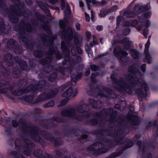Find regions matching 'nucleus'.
<instances>
[{
  "instance_id": "nucleus-1",
  "label": "nucleus",
  "mask_w": 158,
  "mask_h": 158,
  "mask_svg": "<svg viewBox=\"0 0 158 158\" xmlns=\"http://www.w3.org/2000/svg\"><path fill=\"white\" fill-rule=\"evenodd\" d=\"M126 80L132 85L137 84L140 83L142 84L141 89H137L135 93L138 95L139 99L142 101V99L146 98L147 91L148 90V86L145 81L142 79H138L136 76L132 74L127 75L126 77Z\"/></svg>"
},
{
  "instance_id": "nucleus-2",
  "label": "nucleus",
  "mask_w": 158,
  "mask_h": 158,
  "mask_svg": "<svg viewBox=\"0 0 158 158\" xmlns=\"http://www.w3.org/2000/svg\"><path fill=\"white\" fill-rule=\"evenodd\" d=\"M112 91V90L103 87L102 89L100 90L98 88L93 89L91 87H90V89L87 92V94L90 96H94L99 98L102 96L106 97L108 96L110 93Z\"/></svg>"
},
{
  "instance_id": "nucleus-3",
  "label": "nucleus",
  "mask_w": 158,
  "mask_h": 158,
  "mask_svg": "<svg viewBox=\"0 0 158 158\" xmlns=\"http://www.w3.org/2000/svg\"><path fill=\"white\" fill-rule=\"evenodd\" d=\"M87 150L91 153L96 155H99L106 152L104 145L100 143H95L89 147Z\"/></svg>"
},
{
  "instance_id": "nucleus-4",
  "label": "nucleus",
  "mask_w": 158,
  "mask_h": 158,
  "mask_svg": "<svg viewBox=\"0 0 158 158\" xmlns=\"http://www.w3.org/2000/svg\"><path fill=\"white\" fill-rule=\"evenodd\" d=\"M107 134L109 135L116 138L115 142L116 144H120L122 143L123 141V131L122 130L118 131H115L113 128L108 132Z\"/></svg>"
},
{
  "instance_id": "nucleus-5",
  "label": "nucleus",
  "mask_w": 158,
  "mask_h": 158,
  "mask_svg": "<svg viewBox=\"0 0 158 158\" xmlns=\"http://www.w3.org/2000/svg\"><path fill=\"white\" fill-rule=\"evenodd\" d=\"M61 115L64 117H71L78 120H82L81 117L77 115L74 108H69L64 110L61 112Z\"/></svg>"
},
{
  "instance_id": "nucleus-6",
  "label": "nucleus",
  "mask_w": 158,
  "mask_h": 158,
  "mask_svg": "<svg viewBox=\"0 0 158 158\" xmlns=\"http://www.w3.org/2000/svg\"><path fill=\"white\" fill-rule=\"evenodd\" d=\"M54 40L53 36L52 35L48 37L46 36L42 39V41L44 45H46V44H50L49 52L50 53L52 54L53 53H54L56 55V57L58 58L59 53L57 49L56 48L53 49V44H52V42Z\"/></svg>"
},
{
  "instance_id": "nucleus-7",
  "label": "nucleus",
  "mask_w": 158,
  "mask_h": 158,
  "mask_svg": "<svg viewBox=\"0 0 158 158\" xmlns=\"http://www.w3.org/2000/svg\"><path fill=\"white\" fill-rule=\"evenodd\" d=\"M13 88V85H10L9 82L5 80L0 81V92L5 93L8 90H12Z\"/></svg>"
},
{
  "instance_id": "nucleus-8",
  "label": "nucleus",
  "mask_w": 158,
  "mask_h": 158,
  "mask_svg": "<svg viewBox=\"0 0 158 158\" xmlns=\"http://www.w3.org/2000/svg\"><path fill=\"white\" fill-rule=\"evenodd\" d=\"M117 83L119 86V88L117 89V90L119 91L124 90L129 94L132 93V91L131 88L127 84H126L123 80H120L118 81Z\"/></svg>"
},
{
  "instance_id": "nucleus-9",
  "label": "nucleus",
  "mask_w": 158,
  "mask_h": 158,
  "mask_svg": "<svg viewBox=\"0 0 158 158\" xmlns=\"http://www.w3.org/2000/svg\"><path fill=\"white\" fill-rule=\"evenodd\" d=\"M33 87L32 85H30L26 87L25 89H17L11 92L12 94L17 96H20L25 93H28L32 91V88Z\"/></svg>"
},
{
  "instance_id": "nucleus-10",
  "label": "nucleus",
  "mask_w": 158,
  "mask_h": 158,
  "mask_svg": "<svg viewBox=\"0 0 158 158\" xmlns=\"http://www.w3.org/2000/svg\"><path fill=\"white\" fill-rule=\"evenodd\" d=\"M56 94L54 91H52L49 94H47L46 93H44L41 94L38 98L37 102H40L43 101L46 99H49L54 97Z\"/></svg>"
},
{
  "instance_id": "nucleus-11",
  "label": "nucleus",
  "mask_w": 158,
  "mask_h": 158,
  "mask_svg": "<svg viewBox=\"0 0 158 158\" xmlns=\"http://www.w3.org/2000/svg\"><path fill=\"white\" fill-rule=\"evenodd\" d=\"M78 91L77 89L74 90L72 87L68 88L66 91L62 94V96L67 98L71 96H75L77 93Z\"/></svg>"
},
{
  "instance_id": "nucleus-12",
  "label": "nucleus",
  "mask_w": 158,
  "mask_h": 158,
  "mask_svg": "<svg viewBox=\"0 0 158 158\" xmlns=\"http://www.w3.org/2000/svg\"><path fill=\"white\" fill-rule=\"evenodd\" d=\"M88 102L91 104L92 107L95 109H99L102 106V103L99 100L96 101L93 99L89 98L88 99Z\"/></svg>"
},
{
  "instance_id": "nucleus-13",
  "label": "nucleus",
  "mask_w": 158,
  "mask_h": 158,
  "mask_svg": "<svg viewBox=\"0 0 158 158\" xmlns=\"http://www.w3.org/2000/svg\"><path fill=\"white\" fill-rule=\"evenodd\" d=\"M89 109V106L82 102L79 105L77 108V111L80 113H83L87 111Z\"/></svg>"
},
{
  "instance_id": "nucleus-14",
  "label": "nucleus",
  "mask_w": 158,
  "mask_h": 158,
  "mask_svg": "<svg viewBox=\"0 0 158 158\" xmlns=\"http://www.w3.org/2000/svg\"><path fill=\"white\" fill-rule=\"evenodd\" d=\"M38 132V129L35 128L32 129L30 133L32 138L36 141H39L40 139V136L37 134Z\"/></svg>"
},
{
  "instance_id": "nucleus-15",
  "label": "nucleus",
  "mask_w": 158,
  "mask_h": 158,
  "mask_svg": "<svg viewBox=\"0 0 158 158\" xmlns=\"http://www.w3.org/2000/svg\"><path fill=\"white\" fill-rule=\"evenodd\" d=\"M15 60L19 63L22 70H24L27 68V63L24 60H20V58H19V56L15 57Z\"/></svg>"
},
{
  "instance_id": "nucleus-16",
  "label": "nucleus",
  "mask_w": 158,
  "mask_h": 158,
  "mask_svg": "<svg viewBox=\"0 0 158 158\" xmlns=\"http://www.w3.org/2000/svg\"><path fill=\"white\" fill-rule=\"evenodd\" d=\"M45 85V82L44 80L40 81L39 82L38 85L35 89H34V86L32 85L33 86V87L32 88V91H33L35 92L36 91H40L41 90V89L44 87Z\"/></svg>"
},
{
  "instance_id": "nucleus-17",
  "label": "nucleus",
  "mask_w": 158,
  "mask_h": 158,
  "mask_svg": "<svg viewBox=\"0 0 158 158\" xmlns=\"http://www.w3.org/2000/svg\"><path fill=\"white\" fill-rule=\"evenodd\" d=\"M119 43L120 44H124V48L126 49L129 48L131 42L129 41L127 38H125L120 40Z\"/></svg>"
},
{
  "instance_id": "nucleus-18",
  "label": "nucleus",
  "mask_w": 158,
  "mask_h": 158,
  "mask_svg": "<svg viewBox=\"0 0 158 158\" xmlns=\"http://www.w3.org/2000/svg\"><path fill=\"white\" fill-rule=\"evenodd\" d=\"M4 60L8 64V66L12 64L13 59L12 56L10 53H6L4 56Z\"/></svg>"
},
{
  "instance_id": "nucleus-19",
  "label": "nucleus",
  "mask_w": 158,
  "mask_h": 158,
  "mask_svg": "<svg viewBox=\"0 0 158 158\" xmlns=\"http://www.w3.org/2000/svg\"><path fill=\"white\" fill-rule=\"evenodd\" d=\"M150 45V42L149 38L148 40L145 45V48L144 50V53L146 56V57L147 59L148 60V62H149V60L150 59V57L148 52V48H149ZM148 63H150V62H148Z\"/></svg>"
},
{
  "instance_id": "nucleus-20",
  "label": "nucleus",
  "mask_w": 158,
  "mask_h": 158,
  "mask_svg": "<svg viewBox=\"0 0 158 158\" xmlns=\"http://www.w3.org/2000/svg\"><path fill=\"white\" fill-rule=\"evenodd\" d=\"M114 52L115 54H121L124 56H127L128 54L125 51L124 49L122 50L119 47H117L114 50Z\"/></svg>"
},
{
  "instance_id": "nucleus-21",
  "label": "nucleus",
  "mask_w": 158,
  "mask_h": 158,
  "mask_svg": "<svg viewBox=\"0 0 158 158\" xmlns=\"http://www.w3.org/2000/svg\"><path fill=\"white\" fill-rule=\"evenodd\" d=\"M41 134L45 139L50 140L51 141L54 140V138H52L51 134H49L47 132L42 131L41 132Z\"/></svg>"
},
{
  "instance_id": "nucleus-22",
  "label": "nucleus",
  "mask_w": 158,
  "mask_h": 158,
  "mask_svg": "<svg viewBox=\"0 0 158 158\" xmlns=\"http://www.w3.org/2000/svg\"><path fill=\"white\" fill-rule=\"evenodd\" d=\"M130 120L132 122L131 123L134 125H138L140 123L139 118L136 116H132Z\"/></svg>"
},
{
  "instance_id": "nucleus-23",
  "label": "nucleus",
  "mask_w": 158,
  "mask_h": 158,
  "mask_svg": "<svg viewBox=\"0 0 158 158\" xmlns=\"http://www.w3.org/2000/svg\"><path fill=\"white\" fill-rule=\"evenodd\" d=\"M138 65L136 64H134L130 66L128 68V71L132 73H135L137 70Z\"/></svg>"
},
{
  "instance_id": "nucleus-24",
  "label": "nucleus",
  "mask_w": 158,
  "mask_h": 158,
  "mask_svg": "<svg viewBox=\"0 0 158 158\" xmlns=\"http://www.w3.org/2000/svg\"><path fill=\"white\" fill-rule=\"evenodd\" d=\"M52 59L51 57H47L45 59H41L39 60V62L43 65H45L46 64H48L51 62Z\"/></svg>"
},
{
  "instance_id": "nucleus-25",
  "label": "nucleus",
  "mask_w": 158,
  "mask_h": 158,
  "mask_svg": "<svg viewBox=\"0 0 158 158\" xmlns=\"http://www.w3.org/2000/svg\"><path fill=\"white\" fill-rule=\"evenodd\" d=\"M130 53L134 59L137 58L139 57L138 52L134 49H131L130 50Z\"/></svg>"
},
{
  "instance_id": "nucleus-26",
  "label": "nucleus",
  "mask_w": 158,
  "mask_h": 158,
  "mask_svg": "<svg viewBox=\"0 0 158 158\" xmlns=\"http://www.w3.org/2000/svg\"><path fill=\"white\" fill-rule=\"evenodd\" d=\"M19 41L20 42H22L24 44L27 45L28 44V40L27 38L24 36H19Z\"/></svg>"
},
{
  "instance_id": "nucleus-27",
  "label": "nucleus",
  "mask_w": 158,
  "mask_h": 158,
  "mask_svg": "<svg viewBox=\"0 0 158 158\" xmlns=\"http://www.w3.org/2000/svg\"><path fill=\"white\" fill-rule=\"evenodd\" d=\"M9 17L10 21L12 23H15L18 21V19L17 15H13V16L9 15Z\"/></svg>"
},
{
  "instance_id": "nucleus-28",
  "label": "nucleus",
  "mask_w": 158,
  "mask_h": 158,
  "mask_svg": "<svg viewBox=\"0 0 158 158\" xmlns=\"http://www.w3.org/2000/svg\"><path fill=\"white\" fill-rule=\"evenodd\" d=\"M6 32L5 26L3 21L0 23V35L2 33Z\"/></svg>"
},
{
  "instance_id": "nucleus-29",
  "label": "nucleus",
  "mask_w": 158,
  "mask_h": 158,
  "mask_svg": "<svg viewBox=\"0 0 158 158\" xmlns=\"http://www.w3.org/2000/svg\"><path fill=\"white\" fill-rule=\"evenodd\" d=\"M85 50L87 52L89 56L90 57H93L92 51L90 48L89 47V45L87 44L85 45Z\"/></svg>"
},
{
  "instance_id": "nucleus-30",
  "label": "nucleus",
  "mask_w": 158,
  "mask_h": 158,
  "mask_svg": "<svg viewBox=\"0 0 158 158\" xmlns=\"http://www.w3.org/2000/svg\"><path fill=\"white\" fill-rule=\"evenodd\" d=\"M107 111L109 112L110 113H112L111 115V118H115L117 115V112L116 111H113V110L112 108H110L109 109L107 110Z\"/></svg>"
},
{
  "instance_id": "nucleus-31",
  "label": "nucleus",
  "mask_w": 158,
  "mask_h": 158,
  "mask_svg": "<svg viewBox=\"0 0 158 158\" xmlns=\"http://www.w3.org/2000/svg\"><path fill=\"white\" fill-rule=\"evenodd\" d=\"M82 75V73H80L77 76H76L74 77L72 76V80L74 82H76L78 79H80Z\"/></svg>"
},
{
  "instance_id": "nucleus-32",
  "label": "nucleus",
  "mask_w": 158,
  "mask_h": 158,
  "mask_svg": "<svg viewBox=\"0 0 158 158\" xmlns=\"http://www.w3.org/2000/svg\"><path fill=\"white\" fill-rule=\"evenodd\" d=\"M67 33L69 34V40H71L73 38V31L72 28L70 27H68L67 28Z\"/></svg>"
},
{
  "instance_id": "nucleus-33",
  "label": "nucleus",
  "mask_w": 158,
  "mask_h": 158,
  "mask_svg": "<svg viewBox=\"0 0 158 158\" xmlns=\"http://www.w3.org/2000/svg\"><path fill=\"white\" fill-rule=\"evenodd\" d=\"M23 28L24 30H27L28 32H31V27L30 25L29 24H24L23 25Z\"/></svg>"
},
{
  "instance_id": "nucleus-34",
  "label": "nucleus",
  "mask_w": 158,
  "mask_h": 158,
  "mask_svg": "<svg viewBox=\"0 0 158 158\" xmlns=\"http://www.w3.org/2000/svg\"><path fill=\"white\" fill-rule=\"evenodd\" d=\"M15 43V41L13 39H11L8 41L7 43V45L10 48H12L14 46Z\"/></svg>"
},
{
  "instance_id": "nucleus-35",
  "label": "nucleus",
  "mask_w": 158,
  "mask_h": 158,
  "mask_svg": "<svg viewBox=\"0 0 158 158\" xmlns=\"http://www.w3.org/2000/svg\"><path fill=\"white\" fill-rule=\"evenodd\" d=\"M34 55L36 57L40 58L42 56V52L39 50H36L34 52Z\"/></svg>"
},
{
  "instance_id": "nucleus-36",
  "label": "nucleus",
  "mask_w": 158,
  "mask_h": 158,
  "mask_svg": "<svg viewBox=\"0 0 158 158\" xmlns=\"http://www.w3.org/2000/svg\"><path fill=\"white\" fill-rule=\"evenodd\" d=\"M98 75V73H92L91 75V81L94 83H95L97 82L95 78V77Z\"/></svg>"
},
{
  "instance_id": "nucleus-37",
  "label": "nucleus",
  "mask_w": 158,
  "mask_h": 158,
  "mask_svg": "<svg viewBox=\"0 0 158 158\" xmlns=\"http://www.w3.org/2000/svg\"><path fill=\"white\" fill-rule=\"evenodd\" d=\"M14 51L16 54H20L22 52V48L20 46H17L15 48Z\"/></svg>"
},
{
  "instance_id": "nucleus-38",
  "label": "nucleus",
  "mask_w": 158,
  "mask_h": 158,
  "mask_svg": "<svg viewBox=\"0 0 158 158\" xmlns=\"http://www.w3.org/2000/svg\"><path fill=\"white\" fill-rule=\"evenodd\" d=\"M61 48L62 49H63V52H64L65 51L66 52L67 55H68L69 51L68 49H66L65 48V43L64 42H62L61 43Z\"/></svg>"
},
{
  "instance_id": "nucleus-39",
  "label": "nucleus",
  "mask_w": 158,
  "mask_h": 158,
  "mask_svg": "<svg viewBox=\"0 0 158 158\" xmlns=\"http://www.w3.org/2000/svg\"><path fill=\"white\" fill-rule=\"evenodd\" d=\"M57 78V75L56 73H53L50 76L49 79L51 81H54Z\"/></svg>"
},
{
  "instance_id": "nucleus-40",
  "label": "nucleus",
  "mask_w": 158,
  "mask_h": 158,
  "mask_svg": "<svg viewBox=\"0 0 158 158\" xmlns=\"http://www.w3.org/2000/svg\"><path fill=\"white\" fill-rule=\"evenodd\" d=\"M54 105V102L53 101H51L49 102H48L44 105V108H47L50 107H52Z\"/></svg>"
},
{
  "instance_id": "nucleus-41",
  "label": "nucleus",
  "mask_w": 158,
  "mask_h": 158,
  "mask_svg": "<svg viewBox=\"0 0 158 158\" xmlns=\"http://www.w3.org/2000/svg\"><path fill=\"white\" fill-rule=\"evenodd\" d=\"M27 84V82L26 79H23L20 80L18 82L19 86H25Z\"/></svg>"
},
{
  "instance_id": "nucleus-42",
  "label": "nucleus",
  "mask_w": 158,
  "mask_h": 158,
  "mask_svg": "<svg viewBox=\"0 0 158 158\" xmlns=\"http://www.w3.org/2000/svg\"><path fill=\"white\" fill-rule=\"evenodd\" d=\"M53 69V67L51 65H49L47 67H46L44 69L45 72L49 73L51 72Z\"/></svg>"
},
{
  "instance_id": "nucleus-43",
  "label": "nucleus",
  "mask_w": 158,
  "mask_h": 158,
  "mask_svg": "<svg viewBox=\"0 0 158 158\" xmlns=\"http://www.w3.org/2000/svg\"><path fill=\"white\" fill-rule=\"evenodd\" d=\"M98 44V43L96 41V40L95 38H94V37L93 36V42H91L89 44V46L90 47H93L94 45H96Z\"/></svg>"
},
{
  "instance_id": "nucleus-44",
  "label": "nucleus",
  "mask_w": 158,
  "mask_h": 158,
  "mask_svg": "<svg viewBox=\"0 0 158 158\" xmlns=\"http://www.w3.org/2000/svg\"><path fill=\"white\" fill-rule=\"evenodd\" d=\"M90 68L91 70L94 71H96L99 69V67L94 64L91 65Z\"/></svg>"
},
{
  "instance_id": "nucleus-45",
  "label": "nucleus",
  "mask_w": 158,
  "mask_h": 158,
  "mask_svg": "<svg viewBox=\"0 0 158 158\" xmlns=\"http://www.w3.org/2000/svg\"><path fill=\"white\" fill-rule=\"evenodd\" d=\"M107 14V11L106 10H101L99 14V16L101 17L105 16Z\"/></svg>"
},
{
  "instance_id": "nucleus-46",
  "label": "nucleus",
  "mask_w": 158,
  "mask_h": 158,
  "mask_svg": "<svg viewBox=\"0 0 158 158\" xmlns=\"http://www.w3.org/2000/svg\"><path fill=\"white\" fill-rule=\"evenodd\" d=\"M107 2L105 0H102L101 2H99L98 6H103L107 4Z\"/></svg>"
},
{
  "instance_id": "nucleus-47",
  "label": "nucleus",
  "mask_w": 158,
  "mask_h": 158,
  "mask_svg": "<svg viewBox=\"0 0 158 158\" xmlns=\"http://www.w3.org/2000/svg\"><path fill=\"white\" fill-rule=\"evenodd\" d=\"M68 100L69 99H68L67 98L63 99L60 102V104L59 105L60 106H62L64 105L67 103Z\"/></svg>"
},
{
  "instance_id": "nucleus-48",
  "label": "nucleus",
  "mask_w": 158,
  "mask_h": 158,
  "mask_svg": "<svg viewBox=\"0 0 158 158\" xmlns=\"http://www.w3.org/2000/svg\"><path fill=\"white\" fill-rule=\"evenodd\" d=\"M61 140L60 138L57 139L55 141V145L57 146L61 144Z\"/></svg>"
},
{
  "instance_id": "nucleus-49",
  "label": "nucleus",
  "mask_w": 158,
  "mask_h": 158,
  "mask_svg": "<svg viewBox=\"0 0 158 158\" xmlns=\"http://www.w3.org/2000/svg\"><path fill=\"white\" fill-rule=\"evenodd\" d=\"M43 29L46 30L47 32L48 33H49L50 32V27L48 25H44L43 27Z\"/></svg>"
},
{
  "instance_id": "nucleus-50",
  "label": "nucleus",
  "mask_w": 158,
  "mask_h": 158,
  "mask_svg": "<svg viewBox=\"0 0 158 158\" xmlns=\"http://www.w3.org/2000/svg\"><path fill=\"white\" fill-rule=\"evenodd\" d=\"M89 123L92 125H95L97 123V120L95 118H93Z\"/></svg>"
},
{
  "instance_id": "nucleus-51",
  "label": "nucleus",
  "mask_w": 158,
  "mask_h": 158,
  "mask_svg": "<svg viewBox=\"0 0 158 158\" xmlns=\"http://www.w3.org/2000/svg\"><path fill=\"white\" fill-rule=\"evenodd\" d=\"M123 15L124 16H126V17L127 18H130L132 17L133 16H132L131 15H130L129 14V12L128 11H125L123 13Z\"/></svg>"
},
{
  "instance_id": "nucleus-52",
  "label": "nucleus",
  "mask_w": 158,
  "mask_h": 158,
  "mask_svg": "<svg viewBox=\"0 0 158 158\" xmlns=\"http://www.w3.org/2000/svg\"><path fill=\"white\" fill-rule=\"evenodd\" d=\"M12 124L14 127H16L19 124L16 120H13L12 121Z\"/></svg>"
},
{
  "instance_id": "nucleus-53",
  "label": "nucleus",
  "mask_w": 158,
  "mask_h": 158,
  "mask_svg": "<svg viewBox=\"0 0 158 158\" xmlns=\"http://www.w3.org/2000/svg\"><path fill=\"white\" fill-rule=\"evenodd\" d=\"M56 154L58 156L60 157H61L63 155L62 153L60 151L56 150L55 151Z\"/></svg>"
},
{
  "instance_id": "nucleus-54",
  "label": "nucleus",
  "mask_w": 158,
  "mask_h": 158,
  "mask_svg": "<svg viewBox=\"0 0 158 158\" xmlns=\"http://www.w3.org/2000/svg\"><path fill=\"white\" fill-rule=\"evenodd\" d=\"M150 14L149 13H145L143 15L142 17L145 18H148L150 16Z\"/></svg>"
},
{
  "instance_id": "nucleus-55",
  "label": "nucleus",
  "mask_w": 158,
  "mask_h": 158,
  "mask_svg": "<svg viewBox=\"0 0 158 158\" xmlns=\"http://www.w3.org/2000/svg\"><path fill=\"white\" fill-rule=\"evenodd\" d=\"M85 20L87 22H88L90 20V17L89 15L87 14L86 12H85Z\"/></svg>"
},
{
  "instance_id": "nucleus-56",
  "label": "nucleus",
  "mask_w": 158,
  "mask_h": 158,
  "mask_svg": "<svg viewBox=\"0 0 158 158\" xmlns=\"http://www.w3.org/2000/svg\"><path fill=\"white\" fill-rule=\"evenodd\" d=\"M91 19L92 21H94V13L93 10L91 11Z\"/></svg>"
},
{
  "instance_id": "nucleus-57",
  "label": "nucleus",
  "mask_w": 158,
  "mask_h": 158,
  "mask_svg": "<svg viewBox=\"0 0 158 158\" xmlns=\"http://www.w3.org/2000/svg\"><path fill=\"white\" fill-rule=\"evenodd\" d=\"M122 19V16H119L118 17L117 19V24H119L121 21V19Z\"/></svg>"
},
{
  "instance_id": "nucleus-58",
  "label": "nucleus",
  "mask_w": 158,
  "mask_h": 158,
  "mask_svg": "<svg viewBox=\"0 0 158 158\" xmlns=\"http://www.w3.org/2000/svg\"><path fill=\"white\" fill-rule=\"evenodd\" d=\"M85 73V76H87L89 75L90 74V70L88 68L86 69Z\"/></svg>"
},
{
  "instance_id": "nucleus-59",
  "label": "nucleus",
  "mask_w": 158,
  "mask_h": 158,
  "mask_svg": "<svg viewBox=\"0 0 158 158\" xmlns=\"http://www.w3.org/2000/svg\"><path fill=\"white\" fill-rule=\"evenodd\" d=\"M58 0H49V2L52 4H54L58 2Z\"/></svg>"
},
{
  "instance_id": "nucleus-60",
  "label": "nucleus",
  "mask_w": 158,
  "mask_h": 158,
  "mask_svg": "<svg viewBox=\"0 0 158 158\" xmlns=\"http://www.w3.org/2000/svg\"><path fill=\"white\" fill-rule=\"evenodd\" d=\"M75 27L77 30H80V24L79 23H77L75 25Z\"/></svg>"
},
{
  "instance_id": "nucleus-61",
  "label": "nucleus",
  "mask_w": 158,
  "mask_h": 158,
  "mask_svg": "<svg viewBox=\"0 0 158 158\" xmlns=\"http://www.w3.org/2000/svg\"><path fill=\"white\" fill-rule=\"evenodd\" d=\"M53 120L54 121H56L58 122H60L62 121V120L60 118H53Z\"/></svg>"
},
{
  "instance_id": "nucleus-62",
  "label": "nucleus",
  "mask_w": 158,
  "mask_h": 158,
  "mask_svg": "<svg viewBox=\"0 0 158 158\" xmlns=\"http://www.w3.org/2000/svg\"><path fill=\"white\" fill-rule=\"evenodd\" d=\"M146 64H143L141 67V70L143 72H144L145 70Z\"/></svg>"
},
{
  "instance_id": "nucleus-63",
  "label": "nucleus",
  "mask_w": 158,
  "mask_h": 158,
  "mask_svg": "<svg viewBox=\"0 0 158 158\" xmlns=\"http://www.w3.org/2000/svg\"><path fill=\"white\" fill-rule=\"evenodd\" d=\"M91 2L93 4H95L97 6H98V2H97L96 0H91Z\"/></svg>"
},
{
  "instance_id": "nucleus-64",
  "label": "nucleus",
  "mask_w": 158,
  "mask_h": 158,
  "mask_svg": "<svg viewBox=\"0 0 158 158\" xmlns=\"http://www.w3.org/2000/svg\"><path fill=\"white\" fill-rule=\"evenodd\" d=\"M147 29H144L143 31V35L145 38H147Z\"/></svg>"
}]
</instances>
